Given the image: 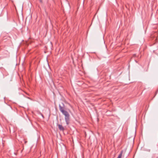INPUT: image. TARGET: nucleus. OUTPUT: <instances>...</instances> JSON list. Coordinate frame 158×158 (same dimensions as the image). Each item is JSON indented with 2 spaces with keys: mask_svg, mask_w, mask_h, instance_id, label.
I'll return each mask as SVG.
<instances>
[{
  "mask_svg": "<svg viewBox=\"0 0 158 158\" xmlns=\"http://www.w3.org/2000/svg\"><path fill=\"white\" fill-rule=\"evenodd\" d=\"M65 116V120L67 125H68L70 123V115L68 112L63 114Z\"/></svg>",
  "mask_w": 158,
  "mask_h": 158,
  "instance_id": "obj_1",
  "label": "nucleus"
},
{
  "mask_svg": "<svg viewBox=\"0 0 158 158\" xmlns=\"http://www.w3.org/2000/svg\"><path fill=\"white\" fill-rule=\"evenodd\" d=\"M59 108L60 111L62 112L63 114L67 112L66 110H64V108L60 106H59Z\"/></svg>",
  "mask_w": 158,
  "mask_h": 158,
  "instance_id": "obj_2",
  "label": "nucleus"
},
{
  "mask_svg": "<svg viewBox=\"0 0 158 158\" xmlns=\"http://www.w3.org/2000/svg\"><path fill=\"white\" fill-rule=\"evenodd\" d=\"M60 131H64L65 129L64 127L61 125L58 124L57 125Z\"/></svg>",
  "mask_w": 158,
  "mask_h": 158,
  "instance_id": "obj_3",
  "label": "nucleus"
},
{
  "mask_svg": "<svg viewBox=\"0 0 158 158\" xmlns=\"http://www.w3.org/2000/svg\"><path fill=\"white\" fill-rule=\"evenodd\" d=\"M123 151H122L120 153L119 155L117 158H121V157H122V154H123Z\"/></svg>",
  "mask_w": 158,
  "mask_h": 158,
  "instance_id": "obj_4",
  "label": "nucleus"
},
{
  "mask_svg": "<svg viewBox=\"0 0 158 158\" xmlns=\"http://www.w3.org/2000/svg\"><path fill=\"white\" fill-rule=\"evenodd\" d=\"M39 114H40V115H41L42 117H43V118H44V115H43V114H42L40 112V113H39Z\"/></svg>",
  "mask_w": 158,
  "mask_h": 158,
  "instance_id": "obj_5",
  "label": "nucleus"
},
{
  "mask_svg": "<svg viewBox=\"0 0 158 158\" xmlns=\"http://www.w3.org/2000/svg\"><path fill=\"white\" fill-rule=\"evenodd\" d=\"M40 2H42V0H40Z\"/></svg>",
  "mask_w": 158,
  "mask_h": 158,
  "instance_id": "obj_6",
  "label": "nucleus"
}]
</instances>
